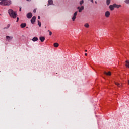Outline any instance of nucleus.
<instances>
[{
	"label": "nucleus",
	"instance_id": "f257e3e1",
	"mask_svg": "<svg viewBox=\"0 0 129 129\" xmlns=\"http://www.w3.org/2000/svg\"><path fill=\"white\" fill-rule=\"evenodd\" d=\"M8 13L11 18L13 19H16L18 16V14H17V12L14 11L12 9H9L8 10Z\"/></svg>",
	"mask_w": 129,
	"mask_h": 129
},
{
	"label": "nucleus",
	"instance_id": "f03ea898",
	"mask_svg": "<svg viewBox=\"0 0 129 129\" xmlns=\"http://www.w3.org/2000/svg\"><path fill=\"white\" fill-rule=\"evenodd\" d=\"M1 6H11L12 5V0H0Z\"/></svg>",
	"mask_w": 129,
	"mask_h": 129
},
{
	"label": "nucleus",
	"instance_id": "7ed1b4c3",
	"mask_svg": "<svg viewBox=\"0 0 129 129\" xmlns=\"http://www.w3.org/2000/svg\"><path fill=\"white\" fill-rule=\"evenodd\" d=\"M77 13H78V12L76 11L74 13L73 16L72 18L73 22H74V21H75V19H76V16H77Z\"/></svg>",
	"mask_w": 129,
	"mask_h": 129
},
{
	"label": "nucleus",
	"instance_id": "20e7f679",
	"mask_svg": "<svg viewBox=\"0 0 129 129\" xmlns=\"http://www.w3.org/2000/svg\"><path fill=\"white\" fill-rule=\"evenodd\" d=\"M6 40L8 41V42H11V41H12V40H13V39L14 38V37L11 36H6Z\"/></svg>",
	"mask_w": 129,
	"mask_h": 129
},
{
	"label": "nucleus",
	"instance_id": "39448f33",
	"mask_svg": "<svg viewBox=\"0 0 129 129\" xmlns=\"http://www.w3.org/2000/svg\"><path fill=\"white\" fill-rule=\"evenodd\" d=\"M77 9L79 10V13H81L83 10H84V6H81V7H78Z\"/></svg>",
	"mask_w": 129,
	"mask_h": 129
},
{
	"label": "nucleus",
	"instance_id": "423d86ee",
	"mask_svg": "<svg viewBox=\"0 0 129 129\" xmlns=\"http://www.w3.org/2000/svg\"><path fill=\"white\" fill-rule=\"evenodd\" d=\"M26 17L28 19H31V18L33 17V14L31 12H29L26 15Z\"/></svg>",
	"mask_w": 129,
	"mask_h": 129
},
{
	"label": "nucleus",
	"instance_id": "0eeeda50",
	"mask_svg": "<svg viewBox=\"0 0 129 129\" xmlns=\"http://www.w3.org/2000/svg\"><path fill=\"white\" fill-rule=\"evenodd\" d=\"M48 4H47V6H54V2H53V0H48Z\"/></svg>",
	"mask_w": 129,
	"mask_h": 129
},
{
	"label": "nucleus",
	"instance_id": "6e6552de",
	"mask_svg": "<svg viewBox=\"0 0 129 129\" xmlns=\"http://www.w3.org/2000/svg\"><path fill=\"white\" fill-rule=\"evenodd\" d=\"M35 22H36V16H33L31 20V23L34 24Z\"/></svg>",
	"mask_w": 129,
	"mask_h": 129
},
{
	"label": "nucleus",
	"instance_id": "1a4fd4ad",
	"mask_svg": "<svg viewBox=\"0 0 129 129\" xmlns=\"http://www.w3.org/2000/svg\"><path fill=\"white\" fill-rule=\"evenodd\" d=\"M105 17H106V18H108V17L110 16V13L109 12V11H106L105 13Z\"/></svg>",
	"mask_w": 129,
	"mask_h": 129
},
{
	"label": "nucleus",
	"instance_id": "9d476101",
	"mask_svg": "<svg viewBox=\"0 0 129 129\" xmlns=\"http://www.w3.org/2000/svg\"><path fill=\"white\" fill-rule=\"evenodd\" d=\"M109 8L110 9V10H111V11H113V10H114V4L113 5H110L109 6Z\"/></svg>",
	"mask_w": 129,
	"mask_h": 129
},
{
	"label": "nucleus",
	"instance_id": "9b49d317",
	"mask_svg": "<svg viewBox=\"0 0 129 129\" xmlns=\"http://www.w3.org/2000/svg\"><path fill=\"white\" fill-rule=\"evenodd\" d=\"M39 40L41 41V42H44L45 41V37L41 36L39 37Z\"/></svg>",
	"mask_w": 129,
	"mask_h": 129
},
{
	"label": "nucleus",
	"instance_id": "f8f14e48",
	"mask_svg": "<svg viewBox=\"0 0 129 129\" xmlns=\"http://www.w3.org/2000/svg\"><path fill=\"white\" fill-rule=\"evenodd\" d=\"M38 40H39L38 39V37H33V39H32V41H33V42H36L38 41Z\"/></svg>",
	"mask_w": 129,
	"mask_h": 129
},
{
	"label": "nucleus",
	"instance_id": "ddd939ff",
	"mask_svg": "<svg viewBox=\"0 0 129 129\" xmlns=\"http://www.w3.org/2000/svg\"><path fill=\"white\" fill-rule=\"evenodd\" d=\"M114 5V8H117V9H118L120 7V5H117V4H113Z\"/></svg>",
	"mask_w": 129,
	"mask_h": 129
},
{
	"label": "nucleus",
	"instance_id": "4468645a",
	"mask_svg": "<svg viewBox=\"0 0 129 129\" xmlns=\"http://www.w3.org/2000/svg\"><path fill=\"white\" fill-rule=\"evenodd\" d=\"M79 4L80 5V6H82V5H83L84 4V0H81L79 2Z\"/></svg>",
	"mask_w": 129,
	"mask_h": 129
},
{
	"label": "nucleus",
	"instance_id": "2eb2a0df",
	"mask_svg": "<svg viewBox=\"0 0 129 129\" xmlns=\"http://www.w3.org/2000/svg\"><path fill=\"white\" fill-rule=\"evenodd\" d=\"M115 84H116V85H117V86L118 87H121L122 86V85H120V84L117 82H115Z\"/></svg>",
	"mask_w": 129,
	"mask_h": 129
},
{
	"label": "nucleus",
	"instance_id": "dca6fc26",
	"mask_svg": "<svg viewBox=\"0 0 129 129\" xmlns=\"http://www.w3.org/2000/svg\"><path fill=\"white\" fill-rule=\"evenodd\" d=\"M21 28H25L26 27V23H22L20 25Z\"/></svg>",
	"mask_w": 129,
	"mask_h": 129
},
{
	"label": "nucleus",
	"instance_id": "f3484780",
	"mask_svg": "<svg viewBox=\"0 0 129 129\" xmlns=\"http://www.w3.org/2000/svg\"><path fill=\"white\" fill-rule=\"evenodd\" d=\"M104 74H106V75H111V73L110 72H108V73H107L106 72H104Z\"/></svg>",
	"mask_w": 129,
	"mask_h": 129
},
{
	"label": "nucleus",
	"instance_id": "a211bd4d",
	"mask_svg": "<svg viewBox=\"0 0 129 129\" xmlns=\"http://www.w3.org/2000/svg\"><path fill=\"white\" fill-rule=\"evenodd\" d=\"M111 0H106V5L109 6L110 5Z\"/></svg>",
	"mask_w": 129,
	"mask_h": 129
},
{
	"label": "nucleus",
	"instance_id": "6ab92c4d",
	"mask_svg": "<svg viewBox=\"0 0 129 129\" xmlns=\"http://www.w3.org/2000/svg\"><path fill=\"white\" fill-rule=\"evenodd\" d=\"M54 46L55 47V48H58V47H59V44H58V43H55L54 44Z\"/></svg>",
	"mask_w": 129,
	"mask_h": 129
},
{
	"label": "nucleus",
	"instance_id": "aec40b11",
	"mask_svg": "<svg viewBox=\"0 0 129 129\" xmlns=\"http://www.w3.org/2000/svg\"><path fill=\"white\" fill-rule=\"evenodd\" d=\"M10 27H11V24H8L7 26L4 28V29H6L7 30H8V29H9Z\"/></svg>",
	"mask_w": 129,
	"mask_h": 129
},
{
	"label": "nucleus",
	"instance_id": "412c9836",
	"mask_svg": "<svg viewBox=\"0 0 129 129\" xmlns=\"http://www.w3.org/2000/svg\"><path fill=\"white\" fill-rule=\"evenodd\" d=\"M84 27H85V28H89V24L88 23H86L84 25Z\"/></svg>",
	"mask_w": 129,
	"mask_h": 129
},
{
	"label": "nucleus",
	"instance_id": "4be33fe9",
	"mask_svg": "<svg viewBox=\"0 0 129 129\" xmlns=\"http://www.w3.org/2000/svg\"><path fill=\"white\" fill-rule=\"evenodd\" d=\"M37 22H38V26H39V27H41L42 24H41V22H40V21L38 20Z\"/></svg>",
	"mask_w": 129,
	"mask_h": 129
},
{
	"label": "nucleus",
	"instance_id": "5701e85b",
	"mask_svg": "<svg viewBox=\"0 0 129 129\" xmlns=\"http://www.w3.org/2000/svg\"><path fill=\"white\" fill-rule=\"evenodd\" d=\"M124 3H125V4H129V0H125Z\"/></svg>",
	"mask_w": 129,
	"mask_h": 129
},
{
	"label": "nucleus",
	"instance_id": "b1692460",
	"mask_svg": "<svg viewBox=\"0 0 129 129\" xmlns=\"http://www.w3.org/2000/svg\"><path fill=\"white\" fill-rule=\"evenodd\" d=\"M48 32H49V36H51L52 35V32L51 31H50V30H48Z\"/></svg>",
	"mask_w": 129,
	"mask_h": 129
},
{
	"label": "nucleus",
	"instance_id": "393cba45",
	"mask_svg": "<svg viewBox=\"0 0 129 129\" xmlns=\"http://www.w3.org/2000/svg\"><path fill=\"white\" fill-rule=\"evenodd\" d=\"M37 12V9H34L33 10V13H36Z\"/></svg>",
	"mask_w": 129,
	"mask_h": 129
},
{
	"label": "nucleus",
	"instance_id": "a878e982",
	"mask_svg": "<svg viewBox=\"0 0 129 129\" xmlns=\"http://www.w3.org/2000/svg\"><path fill=\"white\" fill-rule=\"evenodd\" d=\"M19 11H20V12H21L22 11V7L20 8Z\"/></svg>",
	"mask_w": 129,
	"mask_h": 129
},
{
	"label": "nucleus",
	"instance_id": "bb28decb",
	"mask_svg": "<svg viewBox=\"0 0 129 129\" xmlns=\"http://www.w3.org/2000/svg\"><path fill=\"white\" fill-rule=\"evenodd\" d=\"M38 20H40V19H41V17L38 16Z\"/></svg>",
	"mask_w": 129,
	"mask_h": 129
},
{
	"label": "nucleus",
	"instance_id": "cd10ccee",
	"mask_svg": "<svg viewBox=\"0 0 129 129\" xmlns=\"http://www.w3.org/2000/svg\"><path fill=\"white\" fill-rule=\"evenodd\" d=\"M17 20L16 22H18L19 21V17H17Z\"/></svg>",
	"mask_w": 129,
	"mask_h": 129
},
{
	"label": "nucleus",
	"instance_id": "c85d7f7f",
	"mask_svg": "<svg viewBox=\"0 0 129 129\" xmlns=\"http://www.w3.org/2000/svg\"><path fill=\"white\" fill-rule=\"evenodd\" d=\"M91 3H92V4H93V0H90Z\"/></svg>",
	"mask_w": 129,
	"mask_h": 129
},
{
	"label": "nucleus",
	"instance_id": "c756f323",
	"mask_svg": "<svg viewBox=\"0 0 129 129\" xmlns=\"http://www.w3.org/2000/svg\"><path fill=\"white\" fill-rule=\"evenodd\" d=\"M85 56H87V53H85Z\"/></svg>",
	"mask_w": 129,
	"mask_h": 129
},
{
	"label": "nucleus",
	"instance_id": "7c9ffc66",
	"mask_svg": "<svg viewBox=\"0 0 129 129\" xmlns=\"http://www.w3.org/2000/svg\"><path fill=\"white\" fill-rule=\"evenodd\" d=\"M95 4H97V1H95Z\"/></svg>",
	"mask_w": 129,
	"mask_h": 129
},
{
	"label": "nucleus",
	"instance_id": "2f4dec72",
	"mask_svg": "<svg viewBox=\"0 0 129 129\" xmlns=\"http://www.w3.org/2000/svg\"><path fill=\"white\" fill-rule=\"evenodd\" d=\"M26 1H27L28 2H29V1H31V0H26Z\"/></svg>",
	"mask_w": 129,
	"mask_h": 129
},
{
	"label": "nucleus",
	"instance_id": "473e14b6",
	"mask_svg": "<svg viewBox=\"0 0 129 129\" xmlns=\"http://www.w3.org/2000/svg\"><path fill=\"white\" fill-rule=\"evenodd\" d=\"M85 52H87V50H85Z\"/></svg>",
	"mask_w": 129,
	"mask_h": 129
},
{
	"label": "nucleus",
	"instance_id": "72a5a7b5",
	"mask_svg": "<svg viewBox=\"0 0 129 129\" xmlns=\"http://www.w3.org/2000/svg\"><path fill=\"white\" fill-rule=\"evenodd\" d=\"M128 84H129V80L128 81Z\"/></svg>",
	"mask_w": 129,
	"mask_h": 129
},
{
	"label": "nucleus",
	"instance_id": "f704fd0d",
	"mask_svg": "<svg viewBox=\"0 0 129 129\" xmlns=\"http://www.w3.org/2000/svg\"><path fill=\"white\" fill-rule=\"evenodd\" d=\"M2 14H0V16H1Z\"/></svg>",
	"mask_w": 129,
	"mask_h": 129
}]
</instances>
